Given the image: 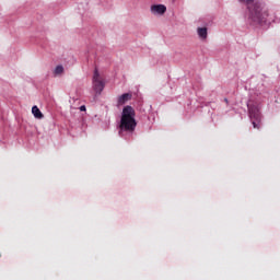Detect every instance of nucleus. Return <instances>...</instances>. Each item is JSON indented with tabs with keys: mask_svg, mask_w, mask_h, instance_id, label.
<instances>
[{
	"mask_svg": "<svg viewBox=\"0 0 280 280\" xmlns=\"http://www.w3.org/2000/svg\"><path fill=\"white\" fill-rule=\"evenodd\" d=\"M55 75H62L65 73V67L62 66H57L54 70Z\"/></svg>",
	"mask_w": 280,
	"mask_h": 280,
	"instance_id": "nucleus-9",
	"label": "nucleus"
},
{
	"mask_svg": "<svg viewBox=\"0 0 280 280\" xmlns=\"http://www.w3.org/2000/svg\"><path fill=\"white\" fill-rule=\"evenodd\" d=\"M136 112L132 106L127 105L122 109L120 125H119V137H124V132H132L137 128Z\"/></svg>",
	"mask_w": 280,
	"mask_h": 280,
	"instance_id": "nucleus-2",
	"label": "nucleus"
},
{
	"mask_svg": "<svg viewBox=\"0 0 280 280\" xmlns=\"http://www.w3.org/2000/svg\"><path fill=\"white\" fill-rule=\"evenodd\" d=\"M240 3L247 5L248 21L252 25H261L266 23L268 19V10L264 7V3L255 0H238Z\"/></svg>",
	"mask_w": 280,
	"mask_h": 280,
	"instance_id": "nucleus-1",
	"label": "nucleus"
},
{
	"mask_svg": "<svg viewBox=\"0 0 280 280\" xmlns=\"http://www.w3.org/2000/svg\"><path fill=\"white\" fill-rule=\"evenodd\" d=\"M224 102H225L226 104H229V98H224Z\"/></svg>",
	"mask_w": 280,
	"mask_h": 280,
	"instance_id": "nucleus-11",
	"label": "nucleus"
},
{
	"mask_svg": "<svg viewBox=\"0 0 280 280\" xmlns=\"http://www.w3.org/2000/svg\"><path fill=\"white\" fill-rule=\"evenodd\" d=\"M104 80H102V77H100V71L95 69L93 74V89L95 93H102L104 91Z\"/></svg>",
	"mask_w": 280,
	"mask_h": 280,
	"instance_id": "nucleus-4",
	"label": "nucleus"
},
{
	"mask_svg": "<svg viewBox=\"0 0 280 280\" xmlns=\"http://www.w3.org/2000/svg\"><path fill=\"white\" fill-rule=\"evenodd\" d=\"M129 100H132V94L125 93L118 97V106H124L126 102H129Z\"/></svg>",
	"mask_w": 280,
	"mask_h": 280,
	"instance_id": "nucleus-6",
	"label": "nucleus"
},
{
	"mask_svg": "<svg viewBox=\"0 0 280 280\" xmlns=\"http://www.w3.org/2000/svg\"><path fill=\"white\" fill-rule=\"evenodd\" d=\"M152 14L163 15L164 12H167V7L165 4H153L151 5Z\"/></svg>",
	"mask_w": 280,
	"mask_h": 280,
	"instance_id": "nucleus-5",
	"label": "nucleus"
},
{
	"mask_svg": "<svg viewBox=\"0 0 280 280\" xmlns=\"http://www.w3.org/2000/svg\"><path fill=\"white\" fill-rule=\"evenodd\" d=\"M249 118L253 127L259 130L261 128V112L257 105H248Z\"/></svg>",
	"mask_w": 280,
	"mask_h": 280,
	"instance_id": "nucleus-3",
	"label": "nucleus"
},
{
	"mask_svg": "<svg viewBox=\"0 0 280 280\" xmlns=\"http://www.w3.org/2000/svg\"><path fill=\"white\" fill-rule=\"evenodd\" d=\"M32 114L34 115L35 119H43V117H45L43 115V112H40V109L36 105L32 107Z\"/></svg>",
	"mask_w": 280,
	"mask_h": 280,
	"instance_id": "nucleus-7",
	"label": "nucleus"
},
{
	"mask_svg": "<svg viewBox=\"0 0 280 280\" xmlns=\"http://www.w3.org/2000/svg\"><path fill=\"white\" fill-rule=\"evenodd\" d=\"M197 32L198 36H200L203 39L207 38V27H199Z\"/></svg>",
	"mask_w": 280,
	"mask_h": 280,
	"instance_id": "nucleus-8",
	"label": "nucleus"
},
{
	"mask_svg": "<svg viewBox=\"0 0 280 280\" xmlns=\"http://www.w3.org/2000/svg\"><path fill=\"white\" fill-rule=\"evenodd\" d=\"M80 110H81L82 113H84V110H86V106L82 105V106L80 107Z\"/></svg>",
	"mask_w": 280,
	"mask_h": 280,
	"instance_id": "nucleus-10",
	"label": "nucleus"
}]
</instances>
